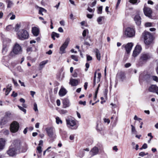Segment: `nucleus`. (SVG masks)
I'll return each instance as SVG.
<instances>
[{"instance_id": "nucleus-36", "label": "nucleus", "mask_w": 158, "mask_h": 158, "mask_svg": "<svg viewBox=\"0 0 158 158\" xmlns=\"http://www.w3.org/2000/svg\"><path fill=\"white\" fill-rule=\"evenodd\" d=\"M96 72H95L94 73V86L96 84Z\"/></svg>"}, {"instance_id": "nucleus-47", "label": "nucleus", "mask_w": 158, "mask_h": 158, "mask_svg": "<svg viewBox=\"0 0 158 158\" xmlns=\"http://www.w3.org/2000/svg\"><path fill=\"white\" fill-rule=\"evenodd\" d=\"M103 120L105 123H107L108 124H109L110 123V120L108 118H104Z\"/></svg>"}, {"instance_id": "nucleus-59", "label": "nucleus", "mask_w": 158, "mask_h": 158, "mask_svg": "<svg viewBox=\"0 0 158 158\" xmlns=\"http://www.w3.org/2000/svg\"><path fill=\"white\" fill-rule=\"evenodd\" d=\"M131 66V64L130 63H127L125 65V67L126 68H128Z\"/></svg>"}, {"instance_id": "nucleus-31", "label": "nucleus", "mask_w": 158, "mask_h": 158, "mask_svg": "<svg viewBox=\"0 0 158 158\" xmlns=\"http://www.w3.org/2000/svg\"><path fill=\"white\" fill-rule=\"evenodd\" d=\"M71 58L73 60H74L77 61H78V58L77 56L74 55H72L71 56Z\"/></svg>"}, {"instance_id": "nucleus-18", "label": "nucleus", "mask_w": 158, "mask_h": 158, "mask_svg": "<svg viewBox=\"0 0 158 158\" xmlns=\"http://www.w3.org/2000/svg\"><path fill=\"white\" fill-rule=\"evenodd\" d=\"M67 93L66 90L64 88H61L59 92V95L61 96H64Z\"/></svg>"}, {"instance_id": "nucleus-14", "label": "nucleus", "mask_w": 158, "mask_h": 158, "mask_svg": "<svg viewBox=\"0 0 158 158\" xmlns=\"http://www.w3.org/2000/svg\"><path fill=\"white\" fill-rule=\"evenodd\" d=\"M133 46V44L132 43H128L125 46L126 51L127 53H129Z\"/></svg>"}, {"instance_id": "nucleus-38", "label": "nucleus", "mask_w": 158, "mask_h": 158, "mask_svg": "<svg viewBox=\"0 0 158 158\" xmlns=\"http://www.w3.org/2000/svg\"><path fill=\"white\" fill-rule=\"evenodd\" d=\"M148 147L146 143H144L143 145L142 146V147L140 148V150H142L143 149H145L146 148H147Z\"/></svg>"}, {"instance_id": "nucleus-39", "label": "nucleus", "mask_w": 158, "mask_h": 158, "mask_svg": "<svg viewBox=\"0 0 158 158\" xmlns=\"http://www.w3.org/2000/svg\"><path fill=\"white\" fill-rule=\"evenodd\" d=\"M18 107H19V108L22 111H23V112H24L25 114L26 113V110L25 109H24L23 108V107L20 106L19 105L18 106Z\"/></svg>"}, {"instance_id": "nucleus-13", "label": "nucleus", "mask_w": 158, "mask_h": 158, "mask_svg": "<svg viewBox=\"0 0 158 158\" xmlns=\"http://www.w3.org/2000/svg\"><path fill=\"white\" fill-rule=\"evenodd\" d=\"M135 23L138 26H139L141 23V18L139 15L137 14L135 15L133 17Z\"/></svg>"}, {"instance_id": "nucleus-28", "label": "nucleus", "mask_w": 158, "mask_h": 158, "mask_svg": "<svg viewBox=\"0 0 158 158\" xmlns=\"http://www.w3.org/2000/svg\"><path fill=\"white\" fill-rule=\"evenodd\" d=\"M47 12V10H45L44 9L40 7V9L39 10V14H41L42 15H43V13H46Z\"/></svg>"}, {"instance_id": "nucleus-48", "label": "nucleus", "mask_w": 158, "mask_h": 158, "mask_svg": "<svg viewBox=\"0 0 158 158\" xmlns=\"http://www.w3.org/2000/svg\"><path fill=\"white\" fill-rule=\"evenodd\" d=\"M86 56L87 61H90L92 60V58L90 56L87 55H86Z\"/></svg>"}, {"instance_id": "nucleus-15", "label": "nucleus", "mask_w": 158, "mask_h": 158, "mask_svg": "<svg viewBox=\"0 0 158 158\" xmlns=\"http://www.w3.org/2000/svg\"><path fill=\"white\" fill-rule=\"evenodd\" d=\"M99 150L97 147H94L90 151V153L92 156H94L98 154Z\"/></svg>"}, {"instance_id": "nucleus-56", "label": "nucleus", "mask_w": 158, "mask_h": 158, "mask_svg": "<svg viewBox=\"0 0 158 158\" xmlns=\"http://www.w3.org/2000/svg\"><path fill=\"white\" fill-rule=\"evenodd\" d=\"M146 154L144 152H141L139 153V155L140 156H143L145 155Z\"/></svg>"}, {"instance_id": "nucleus-51", "label": "nucleus", "mask_w": 158, "mask_h": 158, "mask_svg": "<svg viewBox=\"0 0 158 158\" xmlns=\"http://www.w3.org/2000/svg\"><path fill=\"white\" fill-rule=\"evenodd\" d=\"M86 102L85 101L82 102V101H80L79 102V103L80 104L83 105L84 106H85L86 105Z\"/></svg>"}, {"instance_id": "nucleus-63", "label": "nucleus", "mask_w": 158, "mask_h": 158, "mask_svg": "<svg viewBox=\"0 0 158 158\" xmlns=\"http://www.w3.org/2000/svg\"><path fill=\"white\" fill-rule=\"evenodd\" d=\"M56 104L58 106H59L60 105V101L59 100L57 99L56 100Z\"/></svg>"}, {"instance_id": "nucleus-8", "label": "nucleus", "mask_w": 158, "mask_h": 158, "mask_svg": "<svg viewBox=\"0 0 158 158\" xmlns=\"http://www.w3.org/2000/svg\"><path fill=\"white\" fill-rule=\"evenodd\" d=\"M19 128V123L16 121H14L10 125V129L11 131L13 133L17 132Z\"/></svg>"}, {"instance_id": "nucleus-19", "label": "nucleus", "mask_w": 158, "mask_h": 158, "mask_svg": "<svg viewBox=\"0 0 158 158\" xmlns=\"http://www.w3.org/2000/svg\"><path fill=\"white\" fill-rule=\"evenodd\" d=\"M7 121V117H5L1 118L0 122V124L2 126L4 125L6 123Z\"/></svg>"}, {"instance_id": "nucleus-6", "label": "nucleus", "mask_w": 158, "mask_h": 158, "mask_svg": "<svg viewBox=\"0 0 158 158\" xmlns=\"http://www.w3.org/2000/svg\"><path fill=\"white\" fill-rule=\"evenodd\" d=\"M124 35L128 37H131L135 35V30L131 27L127 28L124 31Z\"/></svg>"}, {"instance_id": "nucleus-10", "label": "nucleus", "mask_w": 158, "mask_h": 158, "mask_svg": "<svg viewBox=\"0 0 158 158\" xmlns=\"http://www.w3.org/2000/svg\"><path fill=\"white\" fill-rule=\"evenodd\" d=\"M141 50L142 48L140 45H136L133 53V56L136 57L141 52Z\"/></svg>"}, {"instance_id": "nucleus-43", "label": "nucleus", "mask_w": 158, "mask_h": 158, "mask_svg": "<svg viewBox=\"0 0 158 158\" xmlns=\"http://www.w3.org/2000/svg\"><path fill=\"white\" fill-rule=\"evenodd\" d=\"M12 28L11 25H9L7 26L6 27V30L7 31H9Z\"/></svg>"}, {"instance_id": "nucleus-58", "label": "nucleus", "mask_w": 158, "mask_h": 158, "mask_svg": "<svg viewBox=\"0 0 158 158\" xmlns=\"http://www.w3.org/2000/svg\"><path fill=\"white\" fill-rule=\"evenodd\" d=\"M11 16L10 17V19L11 20H13L15 19V15L12 14Z\"/></svg>"}, {"instance_id": "nucleus-50", "label": "nucleus", "mask_w": 158, "mask_h": 158, "mask_svg": "<svg viewBox=\"0 0 158 158\" xmlns=\"http://www.w3.org/2000/svg\"><path fill=\"white\" fill-rule=\"evenodd\" d=\"M17 95L18 94L16 93H15V91H13L11 96L14 97H15L17 96Z\"/></svg>"}, {"instance_id": "nucleus-57", "label": "nucleus", "mask_w": 158, "mask_h": 158, "mask_svg": "<svg viewBox=\"0 0 158 158\" xmlns=\"http://www.w3.org/2000/svg\"><path fill=\"white\" fill-rule=\"evenodd\" d=\"M85 66H86V67L87 68V69H85V71H87V70H88L87 69H88L89 67V64L88 63H86L85 64Z\"/></svg>"}, {"instance_id": "nucleus-60", "label": "nucleus", "mask_w": 158, "mask_h": 158, "mask_svg": "<svg viewBox=\"0 0 158 158\" xmlns=\"http://www.w3.org/2000/svg\"><path fill=\"white\" fill-rule=\"evenodd\" d=\"M13 83H14L15 85L16 86H17L18 85V84L16 81H15L13 79Z\"/></svg>"}, {"instance_id": "nucleus-20", "label": "nucleus", "mask_w": 158, "mask_h": 158, "mask_svg": "<svg viewBox=\"0 0 158 158\" xmlns=\"http://www.w3.org/2000/svg\"><path fill=\"white\" fill-rule=\"evenodd\" d=\"M95 53L97 59L100 60H101V54L99 50L98 49H96L94 51Z\"/></svg>"}, {"instance_id": "nucleus-1", "label": "nucleus", "mask_w": 158, "mask_h": 158, "mask_svg": "<svg viewBox=\"0 0 158 158\" xmlns=\"http://www.w3.org/2000/svg\"><path fill=\"white\" fill-rule=\"evenodd\" d=\"M152 57V55L149 53L146 52L142 53L140 55L137 64L138 66H142L150 60Z\"/></svg>"}, {"instance_id": "nucleus-62", "label": "nucleus", "mask_w": 158, "mask_h": 158, "mask_svg": "<svg viewBox=\"0 0 158 158\" xmlns=\"http://www.w3.org/2000/svg\"><path fill=\"white\" fill-rule=\"evenodd\" d=\"M58 31L60 32H63V30L61 27H60L59 28Z\"/></svg>"}, {"instance_id": "nucleus-45", "label": "nucleus", "mask_w": 158, "mask_h": 158, "mask_svg": "<svg viewBox=\"0 0 158 158\" xmlns=\"http://www.w3.org/2000/svg\"><path fill=\"white\" fill-rule=\"evenodd\" d=\"M87 10L90 12L93 13L94 12L95 10V9L94 8L92 9L89 7H88L87 9Z\"/></svg>"}, {"instance_id": "nucleus-4", "label": "nucleus", "mask_w": 158, "mask_h": 158, "mask_svg": "<svg viewBox=\"0 0 158 158\" xmlns=\"http://www.w3.org/2000/svg\"><path fill=\"white\" fill-rule=\"evenodd\" d=\"M17 35L18 39L21 40L28 39L29 37L28 32L24 29L20 30L17 33Z\"/></svg>"}, {"instance_id": "nucleus-27", "label": "nucleus", "mask_w": 158, "mask_h": 158, "mask_svg": "<svg viewBox=\"0 0 158 158\" xmlns=\"http://www.w3.org/2000/svg\"><path fill=\"white\" fill-rule=\"evenodd\" d=\"M51 36L52 38L54 40L55 39V37H56L57 38H58L59 36V34L56 32H53L52 33Z\"/></svg>"}, {"instance_id": "nucleus-7", "label": "nucleus", "mask_w": 158, "mask_h": 158, "mask_svg": "<svg viewBox=\"0 0 158 158\" xmlns=\"http://www.w3.org/2000/svg\"><path fill=\"white\" fill-rule=\"evenodd\" d=\"M70 39L67 38L64 43L61 46L60 48V53L62 54L65 53V49L67 48L70 42Z\"/></svg>"}, {"instance_id": "nucleus-5", "label": "nucleus", "mask_w": 158, "mask_h": 158, "mask_svg": "<svg viewBox=\"0 0 158 158\" xmlns=\"http://www.w3.org/2000/svg\"><path fill=\"white\" fill-rule=\"evenodd\" d=\"M145 44L149 45L153 41V36L149 32L145 31L143 34Z\"/></svg>"}, {"instance_id": "nucleus-9", "label": "nucleus", "mask_w": 158, "mask_h": 158, "mask_svg": "<svg viewBox=\"0 0 158 158\" xmlns=\"http://www.w3.org/2000/svg\"><path fill=\"white\" fill-rule=\"evenodd\" d=\"M66 122L68 126L70 127H74V128L76 129L77 128L76 125V122L74 119L69 118L66 119Z\"/></svg>"}, {"instance_id": "nucleus-30", "label": "nucleus", "mask_w": 158, "mask_h": 158, "mask_svg": "<svg viewBox=\"0 0 158 158\" xmlns=\"http://www.w3.org/2000/svg\"><path fill=\"white\" fill-rule=\"evenodd\" d=\"M104 19V17L103 16H100L97 19V21L99 24H101L102 23H101V22L102 20V19Z\"/></svg>"}, {"instance_id": "nucleus-53", "label": "nucleus", "mask_w": 158, "mask_h": 158, "mask_svg": "<svg viewBox=\"0 0 158 158\" xmlns=\"http://www.w3.org/2000/svg\"><path fill=\"white\" fill-rule=\"evenodd\" d=\"M121 1V0H118L117 2L116 6V9H117L118 8L119 5Z\"/></svg>"}, {"instance_id": "nucleus-33", "label": "nucleus", "mask_w": 158, "mask_h": 158, "mask_svg": "<svg viewBox=\"0 0 158 158\" xmlns=\"http://www.w3.org/2000/svg\"><path fill=\"white\" fill-rule=\"evenodd\" d=\"M98 77L96 81L97 83L98 82L100 81V78L101 77V74L100 73H98Z\"/></svg>"}, {"instance_id": "nucleus-52", "label": "nucleus", "mask_w": 158, "mask_h": 158, "mask_svg": "<svg viewBox=\"0 0 158 158\" xmlns=\"http://www.w3.org/2000/svg\"><path fill=\"white\" fill-rule=\"evenodd\" d=\"M137 0H130V2L133 4H135L137 2Z\"/></svg>"}, {"instance_id": "nucleus-24", "label": "nucleus", "mask_w": 158, "mask_h": 158, "mask_svg": "<svg viewBox=\"0 0 158 158\" xmlns=\"http://www.w3.org/2000/svg\"><path fill=\"white\" fill-rule=\"evenodd\" d=\"M11 90L12 89L11 88V86H10L9 85H8L7 87V88L5 91V95H7Z\"/></svg>"}, {"instance_id": "nucleus-17", "label": "nucleus", "mask_w": 158, "mask_h": 158, "mask_svg": "<svg viewBox=\"0 0 158 158\" xmlns=\"http://www.w3.org/2000/svg\"><path fill=\"white\" fill-rule=\"evenodd\" d=\"M6 142V140L4 139H0V150L4 149Z\"/></svg>"}, {"instance_id": "nucleus-12", "label": "nucleus", "mask_w": 158, "mask_h": 158, "mask_svg": "<svg viewBox=\"0 0 158 158\" xmlns=\"http://www.w3.org/2000/svg\"><path fill=\"white\" fill-rule=\"evenodd\" d=\"M143 11L145 15L149 17L152 16V10L150 8L145 7L143 8Z\"/></svg>"}, {"instance_id": "nucleus-41", "label": "nucleus", "mask_w": 158, "mask_h": 158, "mask_svg": "<svg viewBox=\"0 0 158 158\" xmlns=\"http://www.w3.org/2000/svg\"><path fill=\"white\" fill-rule=\"evenodd\" d=\"M7 51V49L6 48V47H3L2 49V53L4 54H5Z\"/></svg>"}, {"instance_id": "nucleus-54", "label": "nucleus", "mask_w": 158, "mask_h": 158, "mask_svg": "<svg viewBox=\"0 0 158 158\" xmlns=\"http://www.w3.org/2000/svg\"><path fill=\"white\" fill-rule=\"evenodd\" d=\"M3 133L5 135H7L9 134V131L8 130H6L3 131Z\"/></svg>"}, {"instance_id": "nucleus-29", "label": "nucleus", "mask_w": 158, "mask_h": 158, "mask_svg": "<svg viewBox=\"0 0 158 158\" xmlns=\"http://www.w3.org/2000/svg\"><path fill=\"white\" fill-rule=\"evenodd\" d=\"M131 131L132 134H136V131L135 127L132 125H131Z\"/></svg>"}, {"instance_id": "nucleus-55", "label": "nucleus", "mask_w": 158, "mask_h": 158, "mask_svg": "<svg viewBox=\"0 0 158 158\" xmlns=\"http://www.w3.org/2000/svg\"><path fill=\"white\" fill-rule=\"evenodd\" d=\"M19 82L21 86L25 87V85L24 82H21L20 80H19Z\"/></svg>"}, {"instance_id": "nucleus-3", "label": "nucleus", "mask_w": 158, "mask_h": 158, "mask_svg": "<svg viewBox=\"0 0 158 158\" xmlns=\"http://www.w3.org/2000/svg\"><path fill=\"white\" fill-rule=\"evenodd\" d=\"M20 145V143L17 140L15 141L7 151V154L11 156H13L15 155L16 154V149Z\"/></svg>"}, {"instance_id": "nucleus-61", "label": "nucleus", "mask_w": 158, "mask_h": 158, "mask_svg": "<svg viewBox=\"0 0 158 158\" xmlns=\"http://www.w3.org/2000/svg\"><path fill=\"white\" fill-rule=\"evenodd\" d=\"M113 149L114 150H115L116 152H117L118 150V148H117V146H114L113 148Z\"/></svg>"}, {"instance_id": "nucleus-40", "label": "nucleus", "mask_w": 158, "mask_h": 158, "mask_svg": "<svg viewBox=\"0 0 158 158\" xmlns=\"http://www.w3.org/2000/svg\"><path fill=\"white\" fill-rule=\"evenodd\" d=\"M37 150L38 151V152L39 153H41L42 152V150H41V147L40 146H38L37 148Z\"/></svg>"}, {"instance_id": "nucleus-23", "label": "nucleus", "mask_w": 158, "mask_h": 158, "mask_svg": "<svg viewBox=\"0 0 158 158\" xmlns=\"http://www.w3.org/2000/svg\"><path fill=\"white\" fill-rule=\"evenodd\" d=\"M78 81L77 80L72 79L70 80V82L72 86H75L78 85Z\"/></svg>"}, {"instance_id": "nucleus-21", "label": "nucleus", "mask_w": 158, "mask_h": 158, "mask_svg": "<svg viewBox=\"0 0 158 158\" xmlns=\"http://www.w3.org/2000/svg\"><path fill=\"white\" fill-rule=\"evenodd\" d=\"M32 33L35 36H37L39 34V29L35 27L32 28Z\"/></svg>"}, {"instance_id": "nucleus-35", "label": "nucleus", "mask_w": 158, "mask_h": 158, "mask_svg": "<svg viewBox=\"0 0 158 158\" xmlns=\"http://www.w3.org/2000/svg\"><path fill=\"white\" fill-rule=\"evenodd\" d=\"M96 72H95L94 73V86L96 84Z\"/></svg>"}, {"instance_id": "nucleus-25", "label": "nucleus", "mask_w": 158, "mask_h": 158, "mask_svg": "<svg viewBox=\"0 0 158 158\" xmlns=\"http://www.w3.org/2000/svg\"><path fill=\"white\" fill-rule=\"evenodd\" d=\"M6 2L7 4V7L8 8H10L13 5V2L10 0H6Z\"/></svg>"}, {"instance_id": "nucleus-11", "label": "nucleus", "mask_w": 158, "mask_h": 158, "mask_svg": "<svg viewBox=\"0 0 158 158\" xmlns=\"http://www.w3.org/2000/svg\"><path fill=\"white\" fill-rule=\"evenodd\" d=\"M46 130L48 135L50 137H55V131L53 128L48 127L46 128Z\"/></svg>"}, {"instance_id": "nucleus-22", "label": "nucleus", "mask_w": 158, "mask_h": 158, "mask_svg": "<svg viewBox=\"0 0 158 158\" xmlns=\"http://www.w3.org/2000/svg\"><path fill=\"white\" fill-rule=\"evenodd\" d=\"M156 88L157 86L156 85H152L149 87L148 90L150 92L154 93Z\"/></svg>"}, {"instance_id": "nucleus-49", "label": "nucleus", "mask_w": 158, "mask_h": 158, "mask_svg": "<svg viewBox=\"0 0 158 158\" xmlns=\"http://www.w3.org/2000/svg\"><path fill=\"white\" fill-rule=\"evenodd\" d=\"M88 31L87 29H85L84 30L82 33V35L83 36L85 37L86 36V32Z\"/></svg>"}, {"instance_id": "nucleus-64", "label": "nucleus", "mask_w": 158, "mask_h": 158, "mask_svg": "<svg viewBox=\"0 0 158 158\" xmlns=\"http://www.w3.org/2000/svg\"><path fill=\"white\" fill-rule=\"evenodd\" d=\"M60 24L61 25L64 26V22L63 20H61L60 22Z\"/></svg>"}, {"instance_id": "nucleus-2", "label": "nucleus", "mask_w": 158, "mask_h": 158, "mask_svg": "<svg viewBox=\"0 0 158 158\" xmlns=\"http://www.w3.org/2000/svg\"><path fill=\"white\" fill-rule=\"evenodd\" d=\"M22 50L21 47L16 43L13 46L12 50L10 52L9 56L10 57H14L16 55H19L22 53Z\"/></svg>"}, {"instance_id": "nucleus-37", "label": "nucleus", "mask_w": 158, "mask_h": 158, "mask_svg": "<svg viewBox=\"0 0 158 158\" xmlns=\"http://www.w3.org/2000/svg\"><path fill=\"white\" fill-rule=\"evenodd\" d=\"M33 109L35 111H38L37 105L36 103H35L34 104Z\"/></svg>"}, {"instance_id": "nucleus-32", "label": "nucleus", "mask_w": 158, "mask_h": 158, "mask_svg": "<svg viewBox=\"0 0 158 158\" xmlns=\"http://www.w3.org/2000/svg\"><path fill=\"white\" fill-rule=\"evenodd\" d=\"M56 122L57 124H59V123H60L61 124L62 123V121L59 117H57L56 118Z\"/></svg>"}, {"instance_id": "nucleus-34", "label": "nucleus", "mask_w": 158, "mask_h": 158, "mask_svg": "<svg viewBox=\"0 0 158 158\" xmlns=\"http://www.w3.org/2000/svg\"><path fill=\"white\" fill-rule=\"evenodd\" d=\"M102 6H100L99 7L98 9V14H101L102 13Z\"/></svg>"}, {"instance_id": "nucleus-42", "label": "nucleus", "mask_w": 158, "mask_h": 158, "mask_svg": "<svg viewBox=\"0 0 158 158\" xmlns=\"http://www.w3.org/2000/svg\"><path fill=\"white\" fill-rule=\"evenodd\" d=\"M152 79L154 81L158 82V77L156 76H153L152 77Z\"/></svg>"}, {"instance_id": "nucleus-16", "label": "nucleus", "mask_w": 158, "mask_h": 158, "mask_svg": "<svg viewBox=\"0 0 158 158\" xmlns=\"http://www.w3.org/2000/svg\"><path fill=\"white\" fill-rule=\"evenodd\" d=\"M63 107L64 108H66L69 106V100L66 98H65L63 100Z\"/></svg>"}, {"instance_id": "nucleus-46", "label": "nucleus", "mask_w": 158, "mask_h": 158, "mask_svg": "<svg viewBox=\"0 0 158 158\" xmlns=\"http://www.w3.org/2000/svg\"><path fill=\"white\" fill-rule=\"evenodd\" d=\"M152 24L151 23L148 22L145 23V25L146 27H149L152 26Z\"/></svg>"}, {"instance_id": "nucleus-26", "label": "nucleus", "mask_w": 158, "mask_h": 158, "mask_svg": "<svg viewBox=\"0 0 158 158\" xmlns=\"http://www.w3.org/2000/svg\"><path fill=\"white\" fill-rule=\"evenodd\" d=\"M48 60L43 61L41 62L40 64V69L41 70L44 67V66L47 63Z\"/></svg>"}, {"instance_id": "nucleus-44", "label": "nucleus", "mask_w": 158, "mask_h": 158, "mask_svg": "<svg viewBox=\"0 0 158 158\" xmlns=\"http://www.w3.org/2000/svg\"><path fill=\"white\" fill-rule=\"evenodd\" d=\"M134 119L135 120H138L139 122H140V120H142L141 118H138L136 115L135 116L134 118Z\"/></svg>"}]
</instances>
